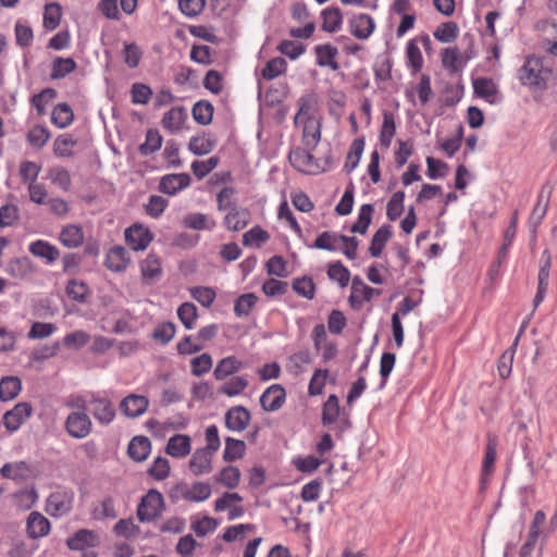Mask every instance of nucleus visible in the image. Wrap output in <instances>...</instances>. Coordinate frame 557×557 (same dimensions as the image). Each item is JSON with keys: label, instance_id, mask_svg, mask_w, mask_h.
<instances>
[{"label": "nucleus", "instance_id": "10", "mask_svg": "<svg viewBox=\"0 0 557 557\" xmlns=\"http://www.w3.org/2000/svg\"><path fill=\"white\" fill-rule=\"evenodd\" d=\"M32 406L28 403H20L3 416V424L9 431H16L21 424L30 417Z\"/></svg>", "mask_w": 557, "mask_h": 557}, {"label": "nucleus", "instance_id": "15", "mask_svg": "<svg viewBox=\"0 0 557 557\" xmlns=\"http://www.w3.org/2000/svg\"><path fill=\"white\" fill-rule=\"evenodd\" d=\"M374 27V21L368 14H358L350 20V32L360 40L369 38L373 33Z\"/></svg>", "mask_w": 557, "mask_h": 557}, {"label": "nucleus", "instance_id": "37", "mask_svg": "<svg viewBox=\"0 0 557 557\" xmlns=\"http://www.w3.org/2000/svg\"><path fill=\"white\" fill-rule=\"evenodd\" d=\"M321 138L320 124L311 117H307L304 125V140L307 147L314 148Z\"/></svg>", "mask_w": 557, "mask_h": 557}, {"label": "nucleus", "instance_id": "53", "mask_svg": "<svg viewBox=\"0 0 557 557\" xmlns=\"http://www.w3.org/2000/svg\"><path fill=\"white\" fill-rule=\"evenodd\" d=\"M219 161H220V159L215 156H213L205 161H199V160L194 161L191 163V170H193L194 175L199 180L203 178L205 176H207L211 171H213L218 166Z\"/></svg>", "mask_w": 557, "mask_h": 557}, {"label": "nucleus", "instance_id": "59", "mask_svg": "<svg viewBox=\"0 0 557 557\" xmlns=\"http://www.w3.org/2000/svg\"><path fill=\"white\" fill-rule=\"evenodd\" d=\"M57 91L53 88H46L39 94H36L32 98V104L36 108L39 115L46 113V104L55 98Z\"/></svg>", "mask_w": 557, "mask_h": 557}, {"label": "nucleus", "instance_id": "26", "mask_svg": "<svg viewBox=\"0 0 557 557\" xmlns=\"http://www.w3.org/2000/svg\"><path fill=\"white\" fill-rule=\"evenodd\" d=\"M317 55V63L320 66H329L333 71L338 70V63L334 61V58L337 55L338 51L335 47L331 45H319L314 48Z\"/></svg>", "mask_w": 557, "mask_h": 557}, {"label": "nucleus", "instance_id": "35", "mask_svg": "<svg viewBox=\"0 0 557 557\" xmlns=\"http://www.w3.org/2000/svg\"><path fill=\"white\" fill-rule=\"evenodd\" d=\"M374 207L371 203L362 205L359 210L358 220L350 227L352 233L366 234L372 222Z\"/></svg>", "mask_w": 557, "mask_h": 557}, {"label": "nucleus", "instance_id": "25", "mask_svg": "<svg viewBox=\"0 0 557 557\" xmlns=\"http://www.w3.org/2000/svg\"><path fill=\"white\" fill-rule=\"evenodd\" d=\"M342 413L338 397L334 394L330 395L322 407V424L331 425L335 423Z\"/></svg>", "mask_w": 557, "mask_h": 557}, {"label": "nucleus", "instance_id": "19", "mask_svg": "<svg viewBox=\"0 0 557 557\" xmlns=\"http://www.w3.org/2000/svg\"><path fill=\"white\" fill-rule=\"evenodd\" d=\"M190 437L185 434H175L169 440L165 451L172 457L183 458L190 453Z\"/></svg>", "mask_w": 557, "mask_h": 557}, {"label": "nucleus", "instance_id": "58", "mask_svg": "<svg viewBox=\"0 0 557 557\" xmlns=\"http://www.w3.org/2000/svg\"><path fill=\"white\" fill-rule=\"evenodd\" d=\"M268 239H269L268 232L262 230L259 226L252 227L250 231L246 232L243 235L244 246L256 245L257 247H260V245L265 243Z\"/></svg>", "mask_w": 557, "mask_h": 557}, {"label": "nucleus", "instance_id": "36", "mask_svg": "<svg viewBox=\"0 0 557 557\" xmlns=\"http://www.w3.org/2000/svg\"><path fill=\"white\" fill-rule=\"evenodd\" d=\"M32 271L30 261L27 258L12 259L7 267V273L14 278L23 280Z\"/></svg>", "mask_w": 557, "mask_h": 557}, {"label": "nucleus", "instance_id": "49", "mask_svg": "<svg viewBox=\"0 0 557 557\" xmlns=\"http://www.w3.org/2000/svg\"><path fill=\"white\" fill-rule=\"evenodd\" d=\"M289 160L294 168L299 171L310 172L314 163V157L305 150H296L289 154Z\"/></svg>", "mask_w": 557, "mask_h": 557}, {"label": "nucleus", "instance_id": "56", "mask_svg": "<svg viewBox=\"0 0 557 557\" xmlns=\"http://www.w3.org/2000/svg\"><path fill=\"white\" fill-rule=\"evenodd\" d=\"M66 294L75 301L85 302L88 294V287L82 281L71 280L66 286Z\"/></svg>", "mask_w": 557, "mask_h": 557}, {"label": "nucleus", "instance_id": "4", "mask_svg": "<svg viewBox=\"0 0 557 557\" xmlns=\"http://www.w3.org/2000/svg\"><path fill=\"white\" fill-rule=\"evenodd\" d=\"M92 423L86 412H71L65 420L67 434L76 440L86 438L91 433Z\"/></svg>", "mask_w": 557, "mask_h": 557}, {"label": "nucleus", "instance_id": "17", "mask_svg": "<svg viewBox=\"0 0 557 557\" xmlns=\"http://www.w3.org/2000/svg\"><path fill=\"white\" fill-rule=\"evenodd\" d=\"M129 263V253L122 246L113 247L107 255L106 267L114 272H122Z\"/></svg>", "mask_w": 557, "mask_h": 557}, {"label": "nucleus", "instance_id": "47", "mask_svg": "<svg viewBox=\"0 0 557 557\" xmlns=\"http://www.w3.org/2000/svg\"><path fill=\"white\" fill-rule=\"evenodd\" d=\"M293 289L299 296L307 298L309 300L314 298L315 294V285L313 280L309 276H302L295 278L293 282Z\"/></svg>", "mask_w": 557, "mask_h": 557}, {"label": "nucleus", "instance_id": "48", "mask_svg": "<svg viewBox=\"0 0 557 557\" xmlns=\"http://www.w3.org/2000/svg\"><path fill=\"white\" fill-rule=\"evenodd\" d=\"M258 297L253 293L240 295L234 306V311L237 317H247L251 309L255 307Z\"/></svg>", "mask_w": 557, "mask_h": 557}, {"label": "nucleus", "instance_id": "54", "mask_svg": "<svg viewBox=\"0 0 557 557\" xmlns=\"http://www.w3.org/2000/svg\"><path fill=\"white\" fill-rule=\"evenodd\" d=\"M0 473L3 478L11 480H22L26 478L27 474V466L25 462H15V463H5Z\"/></svg>", "mask_w": 557, "mask_h": 557}, {"label": "nucleus", "instance_id": "21", "mask_svg": "<svg viewBox=\"0 0 557 557\" xmlns=\"http://www.w3.org/2000/svg\"><path fill=\"white\" fill-rule=\"evenodd\" d=\"M186 120V110L183 107H175L163 115L162 126L171 133H176L182 129Z\"/></svg>", "mask_w": 557, "mask_h": 557}, {"label": "nucleus", "instance_id": "5", "mask_svg": "<svg viewBox=\"0 0 557 557\" xmlns=\"http://www.w3.org/2000/svg\"><path fill=\"white\" fill-rule=\"evenodd\" d=\"M552 265V256L548 250H544L540 259L539 284L533 305L536 308L545 298L548 288L549 270Z\"/></svg>", "mask_w": 557, "mask_h": 557}, {"label": "nucleus", "instance_id": "55", "mask_svg": "<svg viewBox=\"0 0 557 557\" xmlns=\"http://www.w3.org/2000/svg\"><path fill=\"white\" fill-rule=\"evenodd\" d=\"M132 102L135 104H147L152 96L151 88L143 83H135L131 88Z\"/></svg>", "mask_w": 557, "mask_h": 557}, {"label": "nucleus", "instance_id": "16", "mask_svg": "<svg viewBox=\"0 0 557 557\" xmlns=\"http://www.w3.org/2000/svg\"><path fill=\"white\" fill-rule=\"evenodd\" d=\"M99 543V536L95 531L82 529L78 530L66 542L69 548L73 550H82L85 547H94Z\"/></svg>", "mask_w": 557, "mask_h": 557}, {"label": "nucleus", "instance_id": "40", "mask_svg": "<svg viewBox=\"0 0 557 557\" xmlns=\"http://www.w3.org/2000/svg\"><path fill=\"white\" fill-rule=\"evenodd\" d=\"M364 149L363 138H357L352 141L350 150L347 154V160L344 165V170L349 173L355 170L360 161L361 154Z\"/></svg>", "mask_w": 557, "mask_h": 557}, {"label": "nucleus", "instance_id": "9", "mask_svg": "<svg viewBox=\"0 0 557 557\" xmlns=\"http://www.w3.org/2000/svg\"><path fill=\"white\" fill-rule=\"evenodd\" d=\"M151 232L143 225H133L125 231V239L133 250H144L152 240Z\"/></svg>", "mask_w": 557, "mask_h": 557}, {"label": "nucleus", "instance_id": "32", "mask_svg": "<svg viewBox=\"0 0 557 557\" xmlns=\"http://www.w3.org/2000/svg\"><path fill=\"white\" fill-rule=\"evenodd\" d=\"M73 110L65 102L55 106L51 114L52 123L59 128H64L69 126L73 122Z\"/></svg>", "mask_w": 557, "mask_h": 557}, {"label": "nucleus", "instance_id": "52", "mask_svg": "<svg viewBox=\"0 0 557 557\" xmlns=\"http://www.w3.org/2000/svg\"><path fill=\"white\" fill-rule=\"evenodd\" d=\"M286 65L287 63L283 58H273L267 62L265 66L262 69L261 75L265 79H273L285 72Z\"/></svg>", "mask_w": 557, "mask_h": 557}, {"label": "nucleus", "instance_id": "62", "mask_svg": "<svg viewBox=\"0 0 557 557\" xmlns=\"http://www.w3.org/2000/svg\"><path fill=\"white\" fill-rule=\"evenodd\" d=\"M76 145V140L73 139L70 135H61L55 138L53 143L54 153L59 157H70L72 156L71 148Z\"/></svg>", "mask_w": 557, "mask_h": 557}, {"label": "nucleus", "instance_id": "28", "mask_svg": "<svg viewBox=\"0 0 557 557\" xmlns=\"http://www.w3.org/2000/svg\"><path fill=\"white\" fill-rule=\"evenodd\" d=\"M60 242L67 248H76L84 240L83 230L77 225H67L60 233Z\"/></svg>", "mask_w": 557, "mask_h": 557}, {"label": "nucleus", "instance_id": "2", "mask_svg": "<svg viewBox=\"0 0 557 557\" xmlns=\"http://www.w3.org/2000/svg\"><path fill=\"white\" fill-rule=\"evenodd\" d=\"M164 510V498L157 490H149L141 498L137 507V518L140 522H152L158 519Z\"/></svg>", "mask_w": 557, "mask_h": 557}, {"label": "nucleus", "instance_id": "43", "mask_svg": "<svg viewBox=\"0 0 557 557\" xmlns=\"http://www.w3.org/2000/svg\"><path fill=\"white\" fill-rule=\"evenodd\" d=\"M322 17V29L329 33L336 32L342 23V13L338 8L323 10Z\"/></svg>", "mask_w": 557, "mask_h": 557}, {"label": "nucleus", "instance_id": "11", "mask_svg": "<svg viewBox=\"0 0 557 557\" xmlns=\"http://www.w3.org/2000/svg\"><path fill=\"white\" fill-rule=\"evenodd\" d=\"M213 454L208 449L199 448L189 460V470L194 475H202L212 471Z\"/></svg>", "mask_w": 557, "mask_h": 557}, {"label": "nucleus", "instance_id": "22", "mask_svg": "<svg viewBox=\"0 0 557 557\" xmlns=\"http://www.w3.org/2000/svg\"><path fill=\"white\" fill-rule=\"evenodd\" d=\"M151 449V443L146 436H135L128 444L127 453L129 457L137 461L147 459Z\"/></svg>", "mask_w": 557, "mask_h": 557}, {"label": "nucleus", "instance_id": "46", "mask_svg": "<svg viewBox=\"0 0 557 557\" xmlns=\"http://www.w3.org/2000/svg\"><path fill=\"white\" fill-rule=\"evenodd\" d=\"M405 193L403 190L396 191L387 202L386 215L389 221H396L404 212Z\"/></svg>", "mask_w": 557, "mask_h": 557}, {"label": "nucleus", "instance_id": "31", "mask_svg": "<svg viewBox=\"0 0 557 557\" xmlns=\"http://www.w3.org/2000/svg\"><path fill=\"white\" fill-rule=\"evenodd\" d=\"M213 106L207 100H200L193 107L191 113L194 120L200 125H209L213 117Z\"/></svg>", "mask_w": 557, "mask_h": 557}, {"label": "nucleus", "instance_id": "29", "mask_svg": "<svg viewBox=\"0 0 557 557\" xmlns=\"http://www.w3.org/2000/svg\"><path fill=\"white\" fill-rule=\"evenodd\" d=\"M242 366L243 363L233 356L223 358L216 364L213 375L219 381L225 380L227 376L237 372Z\"/></svg>", "mask_w": 557, "mask_h": 557}, {"label": "nucleus", "instance_id": "3", "mask_svg": "<svg viewBox=\"0 0 557 557\" xmlns=\"http://www.w3.org/2000/svg\"><path fill=\"white\" fill-rule=\"evenodd\" d=\"M73 503L74 493L72 491H58L48 497L46 511L51 517H62L72 510Z\"/></svg>", "mask_w": 557, "mask_h": 557}, {"label": "nucleus", "instance_id": "39", "mask_svg": "<svg viewBox=\"0 0 557 557\" xmlns=\"http://www.w3.org/2000/svg\"><path fill=\"white\" fill-rule=\"evenodd\" d=\"M396 132V124L394 120V115L391 112H384L383 114V124L380 135V143L384 148H389L392 138L394 137Z\"/></svg>", "mask_w": 557, "mask_h": 557}, {"label": "nucleus", "instance_id": "61", "mask_svg": "<svg viewBox=\"0 0 557 557\" xmlns=\"http://www.w3.org/2000/svg\"><path fill=\"white\" fill-rule=\"evenodd\" d=\"M148 473L158 481L166 479L170 474L169 460L163 457H157L149 468Z\"/></svg>", "mask_w": 557, "mask_h": 557}, {"label": "nucleus", "instance_id": "18", "mask_svg": "<svg viewBox=\"0 0 557 557\" xmlns=\"http://www.w3.org/2000/svg\"><path fill=\"white\" fill-rule=\"evenodd\" d=\"M50 531V522L40 512L33 511L27 518V533L32 539L47 535Z\"/></svg>", "mask_w": 557, "mask_h": 557}, {"label": "nucleus", "instance_id": "14", "mask_svg": "<svg viewBox=\"0 0 557 557\" xmlns=\"http://www.w3.org/2000/svg\"><path fill=\"white\" fill-rule=\"evenodd\" d=\"M141 278L145 284H152L160 278L162 267L160 258L154 253H149L140 262Z\"/></svg>", "mask_w": 557, "mask_h": 557}, {"label": "nucleus", "instance_id": "33", "mask_svg": "<svg viewBox=\"0 0 557 557\" xmlns=\"http://www.w3.org/2000/svg\"><path fill=\"white\" fill-rule=\"evenodd\" d=\"M224 224L230 231H240L248 224V212L246 210H237L235 207L226 214Z\"/></svg>", "mask_w": 557, "mask_h": 557}, {"label": "nucleus", "instance_id": "42", "mask_svg": "<svg viewBox=\"0 0 557 557\" xmlns=\"http://www.w3.org/2000/svg\"><path fill=\"white\" fill-rule=\"evenodd\" d=\"M177 315L182 324L187 330H191L194 329L195 322L198 318L197 307L193 302H184L178 307Z\"/></svg>", "mask_w": 557, "mask_h": 557}, {"label": "nucleus", "instance_id": "60", "mask_svg": "<svg viewBox=\"0 0 557 557\" xmlns=\"http://www.w3.org/2000/svg\"><path fill=\"white\" fill-rule=\"evenodd\" d=\"M248 385V382L243 376H234L226 383H224L220 392L230 397L240 394Z\"/></svg>", "mask_w": 557, "mask_h": 557}, {"label": "nucleus", "instance_id": "1", "mask_svg": "<svg viewBox=\"0 0 557 557\" xmlns=\"http://www.w3.org/2000/svg\"><path fill=\"white\" fill-rule=\"evenodd\" d=\"M550 70L545 67L537 57H530L519 71V78L525 86L544 87L550 76Z\"/></svg>", "mask_w": 557, "mask_h": 557}, {"label": "nucleus", "instance_id": "12", "mask_svg": "<svg viewBox=\"0 0 557 557\" xmlns=\"http://www.w3.org/2000/svg\"><path fill=\"white\" fill-rule=\"evenodd\" d=\"M190 184V176L186 173L168 174L159 184V190L163 194L175 195Z\"/></svg>", "mask_w": 557, "mask_h": 557}, {"label": "nucleus", "instance_id": "63", "mask_svg": "<svg viewBox=\"0 0 557 557\" xmlns=\"http://www.w3.org/2000/svg\"><path fill=\"white\" fill-rule=\"evenodd\" d=\"M337 234L333 232L325 231L321 233L314 240L312 248L322 249V250H336L337 246Z\"/></svg>", "mask_w": 557, "mask_h": 557}, {"label": "nucleus", "instance_id": "30", "mask_svg": "<svg viewBox=\"0 0 557 557\" xmlns=\"http://www.w3.org/2000/svg\"><path fill=\"white\" fill-rule=\"evenodd\" d=\"M246 451V444L242 440L233 437L225 438V448L223 453V460L231 462L244 457Z\"/></svg>", "mask_w": 557, "mask_h": 557}, {"label": "nucleus", "instance_id": "13", "mask_svg": "<svg viewBox=\"0 0 557 557\" xmlns=\"http://www.w3.org/2000/svg\"><path fill=\"white\" fill-rule=\"evenodd\" d=\"M92 406L91 413L101 424H109L115 417V409L112 403L106 398L94 397L90 400Z\"/></svg>", "mask_w": 557, "mask_h": 557}, {"label": "nucleus", "instance_id": "34", "mask_svg": "<svg viewBox=\"0 0 557 557\" xmlns=\"http://www.w3.org/2000/svg\"><path fill=\"white\" fill-rule=\"evenodd\" d=\"M22 388L21 380L16 376H5L0 381V399L11 400L15 398Z\"/></svg>", "mask_w": 557, "mask_h": 557}, {"label": "nucleus", "instance_id": "24", "mask_svg": "<svg viewBox=\"0 0 557 557\" xmlns=\"http://www.w3.org/2000/svg\"><path fill=\"white\" fill-rule=\"evenodd\" d=\"M29 251L36 257L46 259L49 263L54 262L60 257V252L57 247L41 239L32 243Z\"/></svg>", "mask_w": 557, "mask_h": 557}, {"label": "nucleus", "instance_id": "6", "mask_svg": "<svg viewBox=\"0 0 557 557\" xmlns=\"http://www.w3.org/2000/svg\"><path fill=\"white\" fill-rule=\"evenodd\" d=\"M286 392L281 384L268 387L260 397V405L264 411H277L285 403Z\"/></svg>", "mask_w": 557, "mask_h": 557}, {"label": "nucleus", "instance_id": "20", "mask_svg": "<svg viewBox=\"0 0 557 557\" xmlns=\"http://www.w3.org/2000/svg\"><path fill=\"white\" fill-rule=\"evenodd\" d=\"M548 202H549L548 196L545 197L544 193L541 191L539 195L537 203L533 208L530 219H529L532 240H535L536 228L541 224L544 216L546 215Z\"/></svg>", "mask_w": 557, "mask_h": 557}, {"label": "nucleus", "instance_id": "45", "mask_svg": "<svg viewBox=\"0 0 557 557\" xmlns=\"http://www.w3.org/2000/svg\"><path fill=\"white\" fill-rule=\"evenodd\" d=\"M61 15V5L59 3L52 2L46 4L44 13V26L50 30L55 29L60 24Z\"/></svg>", "mask_w": 557, "mask_h": 557}, {"label": "nucleus", "instance_id": "51", "mask_svg": "<svg viewBox=\"0 0 557 557\" xmlns=\"http://www.w3.org/2000/svg\"><path fill=\"white\" fill-rule=\"evenodd\" d=\"M330 280L336 281L341 287H346L350 280V273L341 261L330 264L327 270Z\"/></svg>", "mask_w": 557, "mask_h": 557}, {"label": "nucleus", "instance_id": "44", "mask_svg": "<svg viewBox=\"0 0 557 557\" xmlns=\"http://www.w3.org/2000/svg\"><path fill=\"white\" fill-rule=\"evenodd\" d=\"M162 136L157 129H148L146 140L139 146V152L143 156H149L161 148Z\"/></svg>", "mask_w": 557, "mask_h": 557}, {"label": "nucleus", "instance_id": "50", "mask_svg": "<svg viewBox=\"0 0 557 557\" xmlns=\"http://www.w3.org/2000/svg\"><path fill=\"white\" fill-rule=\"evenodd\" d=\"M458 26L455 22H445L434 32V37L441 42L447 44L455 40L458 36Z\"/></svg>", "mask_w": 557, "mask_h": 557}, {"label": "nucleus", "instance_id": "41", "mask_svg": "<svg viewBox=\"0 0 557 557\" xmlns=\"http://www.w3.org/2000/svg\"><path fill=\"white\" fill-rule=\"evenodd\" d=\"M240 475V470L237 467L227 466L220 471L215 480L227 488H235L239 484Z\"/></svg>", "mask_w": 557, "mask_h": 557}, {"label": "nucleus", "instance_id": "23", "mask_svg": "<svg viewBox=\"0 0 557 557\" xmlns=\"http://www.w3.org/2000/svg\"><path fill=\"white\" fill-rule=\"evenodd\" d=\"M392 237L391 225H382L373 235L369 247V252L372 257L377 258L381 256L386 243Z\"/></svg>", "mask_w": 557, "mask_h": 557}, {"label": "nucleus", "instance_id": "7", "mask_svg": "<svg viewBox=\"0 0 557 557\" xmlns=\"http://www.w3.org/2000/svg\"><path fill=\"white\" fill-rule=\"evenodd\" d=\"M250 420V411L244 406L232 407L225 413V425L233 432H243L246 430Z\"/></svg>", "mask_w": 557, "mask_h": 557}, {"label": "nucleus", "instance_id": "27", "mask_svg": "<svg viewBox=\"0 0 557 557\" xmlns=\"http://www.w3.org/2000/svg\"><path fill=\"white\" fill-rule=\"evenodd\" d=\"M215 146V140L209 134L203 133L201 136L190 138L188 148L196 156H206L210 153Z\"/></svg>", "mask_w": 557, "mask_h": 557}, {"label": "nucleus", "instance_id": "57", "mask_svg": "<svg viewBox=\"0 0 557 557\" xmlns=\"http://www.w3.org/2000/svg\"><path fill=\"white\" fill-rule=\"evenodd\" d=\"M92 513L96 519H104V518L114 519V518H116L117 513L115 511L113 498L110 496L106 497L102 502H100L94 508Z\"/></svg>", "mask_w": 557, "mask_h": 557}, {"label": "nucleus", "instance_id": "38", "mask_svg": "<svg viewBox=\"0 0 557 557\" xmlns=\"http://www.w3.org/2000/svg\"><path fill=\"white\" fill-rule=\"evenodd\" d=\"M76 63L72 58H55L52 64L51 78L60 79L74 72Z\"/></svg>", "mask_w": 557, "mask_h": 557}, {"label": "nucleus", "instance_id": "8", "mask_svg": "<svg viewBox=\"0 0 557 557\" xmlns=\"http://www.w3.org/2000/svg\"><path fill=\"white\" fill-rule=\"evenodd\" d=\"M148 406L149 400L146 396L129 394L122 399L120 409L127 418L134 419L144 414Z\"/></svg>", "mask_w": 557, "mask_h": 557}, {"label": "nucleus", "instance_id": "64", "mask_svg": "<svg viewBox=\"0 0 557 557\" xmlns=\"http://www.w3.org/2000/svg\"><path fill=\"white\" fill-rule=\"evenodd\" d=\"M90 341V336L85 331H75L72 333H69L63 338V344L66 347H72L75 349H79L87 345Z\"/></svg>", "mask_w": 557, "mask_h": 557}]
</instances>
